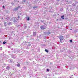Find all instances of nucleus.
Segmentation results:
<instances>
[{
	"label": "nucleus",
	"instance_id": "f257e3e1",
	"mask_svg": "<svg viewBox=\"0 0 78 78\" xmlns=\"http://www.w3.org/2000/svg\"><path fill=\"white\" fill-rule=\"evenodd\" d=\"M59 39H60V42L62 43L64 42V37L63 36H60L59 37Z\"/></svg>",
	"mask_w": 78,
	"mask_h": 78
},
{
	"label": "nucleus",
	"instance_id": "f03ea898",
	"mask_svg": "<svg viewBox=\"0 0 78 78\" xmlns=\"http://www.w3.org/2000/svg\"><path fill=\"white\" fill-rule=\"evenodd\" d=\"M41 30H45L46 28V26H43L41 27Z\"/></svg>",
	"mask_w": 78,
	"mask_h": 78
},
{
	"label": "nucleus",
	"instance_id": "7ed1b4c3",
	"mask_svg": "<svg viewBox=\"0 0 78 78\" xmlns=\"http://www.w3.org/2000/svg\"><path fill=\"white\" fill-rule=\"evenodd\" d=\"M64 15H63L62 16H61V17L62 18V19L64 20Z\"/></svg>",
	"mask_w": 78,
	"mask_h": 78
},
{
	"label": "nucleus",
	"instance_id": "20e7f679",
	"mask_svg": "<svg viewBox=\"0 0 78 78\" xmlns=\"http://www.w3.org/2000/svg\"><path fill=\"white\" fill-rule=\"evenodd\" d=\"M19 8H20V7H18L15 9H14L15 11H17V10H18V9H19Z\"/></svg>",
	"mask_w": 78,
	"mask_h": 78
},
{
	"label": "nucleus",
	"instance_id": "39448f33",
	"mask_svg": "<svg viewBox=\"0 0 78 78\" xmlns=\"http://www.w3.org/2000/svg\"><path fill=\"white\" fill-rule=\"evenodd\" d=\"M36 32H34L33 33V35L34 36H36Z\"/></svg>",
	"mask_w": 78,
	"mask_h": 78
},
{
	"label": "nucleus",
	"instance_id": "423d86ee",
	"mask_svg": "<svg viewBox=\"0 0 78 78\" xmlns=\"http://www.w3.org/2000/svg\"><path fill=\"white\" fill-rule=\"evenodd\" d=\"M6 69L7 70H9V66H7L6 67Z\"/></svg>",
	"mask_w": 78,
	"mask_h": 78
},
{
	"label": "nucleus",
	"instance_id": "0eeeda50",
	"mask_svg": "<svg viewBox=\"0 0 78 78\" xmlns=\"http://www.w3.org/2000/svg\"><path fill=\"white\" fill-rule=\"evenodd\" d=\"M73 6H76V3H74L73 4Z\"/></svg>",
	"mask_w": 78,
	"mask_h": 78
},
{
	"label": "nucleus",
	"instance_id": "6e6552de",
	"mask_svg": "<svg viewBox=\"0 0 78 78\" xmlns=\"http://www.w3.org/2000/svg\"><path fill=\"white\" fill-rule=\"evenodd\" d=\"M20 64H17V67H20Z\"/></svg>",
	"mask_w": 78,
	"mask_h": 78
},
{
	"label": "nucleus",
	"instance_id": "1a4fd4ad",
	"mask_svg": "<svg viewBox=\"0 0 78 78\" xmlns=\"http://www.w3.org/2000/svg\"><path fill=\"white\" fill-rule=\"evenodd\" d=\"M45 51L47 52V53H48V50H47V49H45Z\"/></svg>",
	"mask_w": 78,
	"mask_h": 78
},
{
	"label": "nucleus",
	"instance_id": "9d476101",
	"mask_svg": "<svg viewBox=\"0 0 78 78\" xmlns=\"http://www.w3.org/2000/svg\"><path fill=\"white\" fill-rule=\"evenodd\" d=\"M28 17V18L27 19V20H30V18L29 17Z\"/></svg>",
	"mask_w": 78,
	"mask_h": 78
},
{
	"label": "nucleus",
	"instance_id": "9b49d317",
	"mask_svg": "<svg viewBox=\"0 0 78 78\" xmlns=\"http://www.w3.org/2000/svg\"><path fill=\"white\" fill-rule=\"evenodd\" d=\"M6 44V42H3V44Z\"/></svg>",
	"mask_w": 78,
	"mask_h": 78
},
{
	"label": "nucleus",
	"instance_id": "f8f14e48",
	"mask_svg": "<svg viewBox=\"0 0 78 78\" xmlns=\"http://www.w3.org/2000/svg\"><path fill=\"white\" fill-rule=\"evenodd\" d=\"M44 22V20H41V22Z\"/></svg>",
	"mask_w": 78,
	"mask_h": 78
},
{
	"label": "nucleus",
	"instance_id": "ddd939ff",
	"mask_svg": "<svg viewBox=\"0 0 78 78\" xmlns=\"http://www.w3.org/2000/svg\"><path fill=\"white\" fill-rule=\"evenodd\" d=\"M48 35L50 34V32H48Z\"/></svg>",
	"mask_w": 78,
	"mask_h": 78
},
{
	"label": "nucleus",
	"instance_id": "4468645a",
	"mask_svg": "<svg viewBox=\"0 0 78 78\" xmlns=\"http://www.w3.org/2000/svg\"><path fill=\"white\" fill-rule=\"evenodd\" d=\"M29 44V45H28V46H30V43H28Z\"/></svg>",
	"mask_w": 78,
	"mask_h": 78
},
{
	"label": "nucleus",
	"instance_id": "2eb2a0df",
	"mask_svg": "<svg viewBox=\"0 0 78 78\" xmlns=\"http://www.w3.org/2000/svg\"><path fill=\"white\" fill-rule=\"evenodd\" d=\"M12 58L14 59H15V58H16V57H12Z\"/></svg>",
	"mask_w": 78,
	"mask_h": 78
},
{
	"label": "nucleus",
	"instance_id": "dca6fc26",
	"mask_svg": "<svg viewBox=\"0 0 78 78\" xmlns=\"http://www.w3.org/2000/svg\"><path fill=\"white\" fill-rule=\"evenodd\" d=\"M70 41L71 42H72V40H71Z\"/></svg>",
	"mask_w": 78,
	"mask_h": 78
},
{
	"label": "nucleus",
	"instance_id": "f3484780",
	"mask_svg": "<svg viewBox=\"0 0 78 78\" xmlns=\"http://www.w3.org/2000/svg\"><path fill=\"white\" fill-rule=\"evenodd\" d=\"M34 9H35L36 8V6H34L33 7Z\"/></svg>",
	"mask_w": 78,
	"mask_h": 78
},
{
	"label": "nucleus",
	"instance_id": "a211bd4d",
	"mask_svg": "<svg viewBox=\"0 0 78 78\" xmlns=\"http://www.w3.org/2000/svg\"><path fill=\"white\" fill-rule=\"evenodd\" d=\"M26 1V0H24V1H23V2H25V1Z\"/></svg>",
	"mask_w": 78,
	"mask_h": 78
},
{
	"label": "nucleus",
	"instance_id": "6ab92c4d",
	"mask_svg": "<svg viewBox=\"0 0 78 78\" xmlns=\"http://www.w3.org/2000/svg\"><path fill=\"white\" fill-rule=\"evenodd\" d=\"M47 71H49V70L48 69H47Z\"/></svg>",
	"mask_w": 78,
	"mask_h": 78
},
{
	"label": "nucleus",
	"instance_id": "aec40b11",
	"mask_svg": "<svg viewBox=\"0 0 78 78\" xmlns=\"http://www.w3.org/2000/svg\"><path fill=\"white\" fill-rule=\"evenodd\" d=\"M16 18H14V20H16Z\"/></svg>",
	"mask_w": 78,
	"mask_h": 78
},
{
	"label": "nucleus",
	"instance_id": "412c9836",
	"mask_svg": "<svg viewBox=\"0 0 78 78\" xmlns=\"http://www.w3.org/2000/svg\"><path fill=\"white\" fill-rule=\"evenodd\" d=\"M14 21H15V22H17V21H16V20H15H15H14Z\"/></svg>",
	"mask_w": 78,
	"mask_h": 78
},
{
	"label": "nucleus",
	"instance_id": "4be33fe9",
	"mask_svg": "<svg viewBox=\"0 0 78 78\" xmlns=\"http://www.w3.org/2000/svg\"><path fill=\"white\" fill-rule=\"evenodd\" d=\"M3 7L4 8H5V6H3Z\"/></svg>",
	"mask_w": 78,
	"mask_h": 78
},
{
	"label": "nucleus",
	"instance_id": "5701e85b",
	"mask_svg": "<svg viewBox=\"0 0 78 78\" xmlns=\"http://www.w3.org/2000/svg\"><path fill=\"white\" fill-rule=\"evenodd\" d=\"M18 19H19V16H18Z\"/></svg>",
	"mask_w": 78,
	"mask_h": 78
},
{
	"label": "nucleus",
	"instance_id": "b1692460",
	"mask_svg": "<svg viewBox=\"0 0 78 78\" xmlns=\"http://www.w3.org/2000/svg\"><path fill=\"white\" fill-rule=\"evenodd\" d=\"M5 23H6L5 22V23H4V24H5Z\"/></svg>",
	"mask_w": 78,
	"mask_h": 78
},
{
	"label": "nucleus",
	"instance_id": "393cba45",
	"mask_svg": "<svg viewBox=\"0 0 78 78\" xmlns=\"http://www.w3.org/2000/svg\"><path fill=\"white\" fill-rule=\"evenodd\" d=\"M70 30H72V29H70Z\"/></svg>",
	"mask_w": 78,
	"mask_h": 78
},
{
	"label": "nucleus",
	"instance_id": "a878e982",
	"mask_svg": "<svg viewBox=\"0 0 78 78\" xmlns=\"http://www.w3.org/2000/svg\"><path fill=\"white\" fill-rule=\"evenodd\" d=\"M58 1H59V0H58Z\"/></svg>",
	"mask_w": 78,
	"mask_h": 78
}]
</instances>
